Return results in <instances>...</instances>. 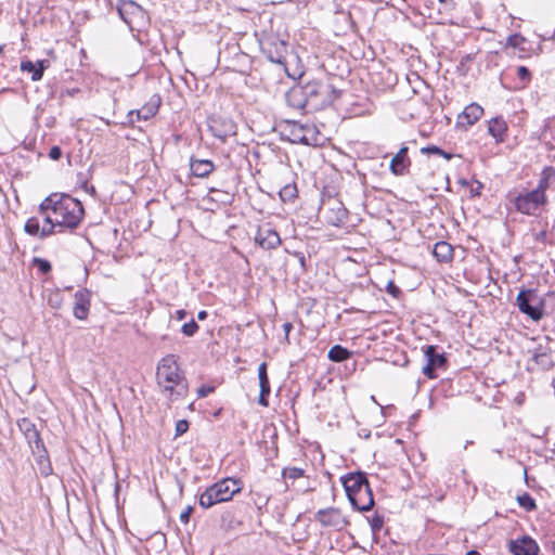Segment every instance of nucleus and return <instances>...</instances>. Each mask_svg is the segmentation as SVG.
<instances>
[{"label":"nucleus","mask_w":555,"mask_h":555,"mask_svg":"<svg viewBox=\"0 0 555 555\" xmlns=\"http://www.w3.org/2000/svg\"><path fill=\"white\" fill-rule=\"evenodd\" d=\"M51 209L59 232L74 230L81 223L85 209L80 201L65 193H52L40 204V211Z\"/></svg>","instance_id":"nucleus-1"},{"label":"nucleus","mask_w":555,"mask_h":555,"mask_svg":"<svg viewBox=\"0 0 555 555\" xmlns=\"http://www.w3.org/2000/svg\"><path fill=\"white\" fill-rule=\"evenodd\" d=\"M156 376L158 385L169 393L170 400H177L188 393V383L180 372L175 354H167L159 361Z\"/></svg>","instance_id":"nucleus-2"},{"label":"nucleus","mask_w":555,"mask_h":555,"mask_svg":"<svg viewBox=\"0 0 555 555\" xmlns=\"http://www.w3.org/2000/svg\"><path fill=\"white\" fill-rule=\"evenodd\" d=\"M350 504L360 512L374 506V498L364 472L349 473L340 478Z\"/></svg>","instance_id":"nucleus-3"},{"label":"nucleus","mask_w":555,"mask_h":555,"mask_svg":"<svg viewBox=\"0 0 555 555\" xmlns=\"http://www.w3.org/2000/svg\"><path fill=\"white\" fill-rule=\"evenodd\" d=\"M241 481L232 478H224L208 487L199 496V505L209 508L215 504L230 501L241 491Z\"/></svg>","instance_id":"nucleus-4"},{"label":"nucleus","mask_w":555,"mask_h":555,"mask_svg":"<svg viewBox=\"0 0 555 555\" xmlns=\"http://www.w3.org/2000/svg\"><path fill=\"white\" fill-rule=\"evenodd\" d=\"M301 88L308 105L312 109L328 105L340 95V91L332 85H324L317 80L308 81L301 85Z\"/></svg>","instance_id":"nucleus-5"},{"label":"nucleus","mask_w":555,"mask_h":555,"mask_svg":"<svg viewBox=\"0 0 555 555\" xmlns=\"http://www.w3.org/2000/svg\"><path fill=\"white\" fill-rule=\"evenodd\" d=\"M519 311L532 321H540L544 317V299L540 298L533 289H521L516 298Z\"/></svg>","instance_id":"nucleus-6"},{"label":"nucleus","mask_w":555,"mask_h":555,"mask_svg":"<svg viewBox=\"0 0 555 555\" xmlns=\"http://www.w3.org/2000/svg\"><path fill=\"white\" fill-rule=\"evenodd\" d=\"M545 193L537 186V189L519 194L515 197L514 204L516 209L525 215H534L535 211L546 204Z\"/></svg>","instance_id":"nucleus-7"},{"label":"nucleus","mask_w":555,"mask_h":555,"mask_svg":"<svg viewBox=\"0 0 555 555\" xmlns=\"http://www.w3.org/2000/svg\"><path fill=\"white\" fill-rule=\"evenodd\" d=\"M261 51L271 63L285 66L288 44L278 36H270L261 41Z\"/></svg>","instance_id":"nucleus-8"},{"label":"nucleus","mask_w":555,"mask_h":555,"mask_svg":"<svg viewBox=\"0 0 555 555\" xmlns=\"http://www.w3.org/2000/svg\"><path fill=\"white\" fill-rule=\"evenodd\" d=\"M17 426L24 434L33 453L37 454L40 459L47 456L43 440L41 439L35 424L29 418L24 417L17 422Z\"/></svg>","instance_id":"nucleus-9"},{"label":"nucleus","mask_w":555,"mask_h":555,"mask_svg":"<svg viewBox=\"0 0 555 555\" xmlns=\"http://www.w3.org/2000/svg\"><path fill=\"white\" fill-rule=\"evenodd\" d=\"M424 356L426 364L423 366V374L433 379L437 377V370H447L448 360L444 353H439L437 346L428 345L425 347Z\"/></svg>","instance_id":"nucleus-10"},{"label":"nucleus","mask_w":555,"mask_h":555,"mask_svg":"<svg viewBox=\"0 0 555 555\" xmlns=\"http://www.w3.org/2000/svg\"><path fill=\"white\" fill-rule=\"evenodd\" d=\"M315 520H318L322 527H332L336 530H343L349 525L348 519L341 514V511L337 507H327L319 509L315 513Z\"/></svg>","instance_id":"nucleus-11"},{"label":"nucleus","mask_w":555,"mask_h":555,"mask_svg":"<svg viewBox=\"0 0 555 555\" xmlns=\"http://www.w3.org/2000/svg\"><path fill=\"white\" fill-rule=\"evenodd\" d=\"M162 100L158 94H153L140 109L130 111L127 115L128 122L133 125L137 120H149L155 116L160 106Z\"/></svg>","instance_id":"nucleus-12"},{"label":"nucleus","mask_w":555,"mask_h":555,"mask_svg":"<svg viewBox=\"0 0 555 555\" xmlns=\"http://www.w3.org/2000/svg\"><path fill=\"white\" fill-rule=\"evenodd\" d=\"M75 302L73 313L78 320H86L90 311L91 292L87 288L79 289L75 293Z\"/></svg>","instance_id":"nucleus-13"},{"label":"nucleus","mask_w":555,"mask_h":555,"mask_svg":"<svg viewBox=\"0 0 555 555\" xmlns=\"http://www.w3.org/2000/svg\"><path fill=\"white\" fill-rule=\"evenodd\" d=\"M508 550L514 555H538L539 553L537 542L528 535L521 539L511 540Z\"/></svg>","instance_id":"nucleus-14"},{"label":"nucleus","mask_w":555,"mask_h":555,"mask_svg":"<svg viewBox=\"0 0 555 555\" xmlns=\"http://www.w3.org/2000/svg\"><path fill=\"white\" fill-rule=\"evenodd\" d=\"M117 11L121 20L131 25L133 20L143 16V9L132 0H119Z\"/></svg>","instance_id":"nucleus-15"},{"label":"nucleus","mask_w":555,"mask_h":555,"mask_svg":"<svg viewBox=\"0 0 555 555\" xmlns=\"http://www.w3.org/2000/svg\"><path fill=\"white\" fill-rule=\"evenodd\" d=\"M209 128L212 134L221 141H225L228 137L236 133L235 124L231 119L227 118L212 119Z\"/></svg>","instance_id":"nucleus-16"},{"label":"nucleus","mask_w":555,"mask_h":555,"mask_svg":"<svg viewBox=\"0 0 555 555\" xmlns=\"http://www.w3.org/2000/svg\"><path fill=\"white\" fill-rule=\"evenodd\" d=\"M256 243L263 249H274L281 244L279 233L271 228H259L256 234Z\"/></svg>","instance_id":"nucleus-17"},{"label":"nucleus","mask_w":555,"mask_h":555,"mask_svg":"<svg viewBox=\"0 0 555 555\" xmlns=\"http://www.w3.org/2000/svg\"><path fill=\"white\" fill-rule=\"evenodd\" d=\"M483 114V108L477 104L472 103L467 105L457 117V126L467 128L474 125Z\"/></svg>","instance_id":"nucleus-18"},{"label":"nucleus","mask_w":555,"mask_h":555,"mask_svg":"<svg viewBox=\"0 0 555 555\" xmlns=\"http://www.w3.org/2000/svg\"><path fill=\"white\" fill-rule=\"evenodd\" d=\"M267 367L268 366H267L266 362L260 363V365L258 366V379H259V387H260L258 402L262 406L269 405L268 398L271 392L270 380H269Z\"/></svg>","instance_id":"nucleus-19"},{"label":"nucleus","mask_w":555,"mask_h":555,"mask_svg":"<svg viewBox=\"0 0 555 555\" xmlns=\"http://www.w3.org/2000/svg\"><path fill=\"white\" fill-rule=\"evenodd\" d=\"M286 102L288 106L296 108V109H305L308 105V102L304 95V91L301 88V85H296L292 87L286 92Z\"/></svg>","instance_id":"nucleus-20"},{"label":"nucleus","mask_w":555,"mask_h":555,"mask_svg":"<svg viewBox=\"0 0 555 555\" xmlns=\"http://www.w3.org/2000/svg\"><path fill=\"white\" fill-rule=\"evenodd\" d=\"M410 165L408 157V147L402 146L399 152L392 157L390 162V171L396 176H402Z\"/></svg>","instance_id":"nucleus-21"},{"label":"nucleus","mask_w":555,"mask_h":555,"mask_svg":"<svg viewBox=\"0 0 555 555\" xmlns=\"http://www.w3.org/2000/svg\"><path fill=\"white\" fill-rule=\"evenodd\" d=\"M41 219H42V228H41V238H46L54 233L59 232V224L54 221V216L51 212V209H47L43 211L38 210Z\"/></svg>","instance_id":"nucleus-22"},{"label":"nucleus","mask_w":555,"mask_h":555,"mask_svg":"<svg viewBox=\"0 0 555 555\" xmlns=\"http://www.w3.org/2000/svg\"><path fill=\"white\" fill-rule=\"evenodd\" d=\"M190 168L195 177L206 178L214 171L215 165L209 159L191 158Z\"/></svg>","instance_id":"nucleus-23"},{"label":"nucleus","mask_w":555,"mask_h":555,"mask_svg":"<svg viewBox=\"0 0 555 555\" xmlns=\"http://www.w3.org/2000/svg\"><path fill=\"white\" fill-rule=\"evenodd\" d=\"M49 61L41 60L38 61L36 64L31 61H22L21 63V69L23 72L31 73V80L38 81L42 78L43 72L48 66Z\"/></svg>","instance_id":"nucleus-24"},{"label":"nucleus","mask_w":555,"mask_h":555,"mask_svg":"<svg viewBox=\"0 0 555 555\" xmlns=\"http://www.w3.org/2000/svg\"><path fill=\"white\" fill-rule=\"evenodd\" d=\"M433 255L438 262H450L453 259V247L446 241H439L434 245Z\"/></svg>","instance_id":"nucleus-25"},{"label":"nucleus","mask_w":555,"mask_h":555,"mask_svg":"<svg viewBox=\"0 0 555 555\" xmlns=\"http://www.w3.org/2000/svg\"><path fill=\"white\" fill-rule=\"evenodd\" d=\"M488 130L498 142H503L507 126L503 118L495 117L489 121Z\"/></svg>","instance_id":"nucleus-26"},{"label":"nucleus","mask_w":555,"mask_h":555,"mask_svg":"<svg viewBox=\"0 0 555 555\" xmlns=\"http://www.w3.org/2000/svg\"><path fill=\"white\" fill-rule=\"evenodd\" d=\"M532 361L535 362L541 369L550 370L553 367L554 362L551 357V351L546 348L539 346L532 356Z\"/></svg>","instance_id":"nucleus-27"},{"label":"nucleus","mask_w":555,"mask_h":555,"mask_svg":"<svg viewBox=\"0 0 555 555\" xmlns=\"http://www.w3.org/2000/svg\"><path fill=\"white\" fill-rule=\"evenodd\" d=\"M331 210L333 216L327 218L328 223L335 227L343 225L347 220V209L340 202H334V207Z\"/></svg>","instance_id":"nucleus-28"},{"label":"nucleus","mask_w":555,"mask_h":555,"mask_svg":"<svg viewBox=\"0 0 555 555\" xmlns=\"http://www.w3.org/2000/svg\"><path fill=\"white\" fill-rule=\"evenodd\" d=\"M352 357V351L341 345H334L327 352V358L333 362H344Z\"/></svg>","instance_id":"nucleus-29"},{"label":"nucleus","mask_w":555,"mask_h":555,"mask_svg":"<svg viewBox=\"0 0 555 555\" xmlns=\"http://www.w3.org/2000/svg\"><path fill=\"white\" fill-rule=\"evenodd\" d=\"M306 130H309L308 127H305L298 122H294L291 130V134L293 137L292 141L305 145L311 144V140L305 133Z\"/></svg>","instance_id":"nucleus-30"},{"label":"nucleus","mask_w":555,"mask_h":555,"mask_svg":"<svg viewBox=\"0 0 555 555\" xmlns=\"http://www.w3.org/2000/svg\"><path fill=\"white\" fill-rule=\"evenodd\" d=\"M553 182H555V168L554 167L544 168L542 171L538 188L541 189L545 193L546 189H548Z\"/></svg>","instance_id":"nucleus-31"},{"label":"nucleus","mask_w":555,"mask_h":555,"mask_svg":"<svg viewBox=\"0 0 555 555\" xmlns=\"http://www.w3.org/2000/svg\"><path fill=\"white\" fill-rule=\"evenodd\" d=\"M41 228L40 217L34 216L27 219L24 231L29 235L39 236L41 238Z\"/></svg>","instance_id":"nucleus-32"},{"label":"nucleus","mask_w":555,"mask_h":555,"mask_svg":"<svg viewBox=\"0 0 555 555\" xmlns=\"http://www.w3.org/2000/svg\"><path fill=\"white\" fill-rule=\"evenodd\" d=\"M516 501L526 512H533L537 509L535 500L528 492L517 495Z\"/></svg>","instance_id":"nucleus-33"},{"label":"nucleus","mask_w":555,"mask_h":555,"mask_svg":"<svg viewBox=\"0 0 555 555\" xmlns=\"http://www.w3.org/2000/svg\"><path fill=\"white\" fill-rule=\"evenodd\" d=\"M527 42V39L521 36L520 34H513L509 35L506 39V47L519 49L520 51H526V49L522 47Z\"/></svg>","instance_id":"nucleus-34"},{"label":"nucleus","mask_w":555,"mask_h":555,"mask_svg":"<svg viewBox=\"0 0 555 555\" xmlns=\"http://www.w3.org/2000/svg\"><path fill=\"white\" fill-rule=\"evenodd\" d=\"M297 196L295 184H287L280 191V197L283 202L292 201Z\"/></svg>","instance_id":"nucleus-35"},{"label":"nucleus","mask_w":555,"mask_h":555,"mask_svg":"<svg viewBox=\"0 0 555 555\" xmlns=\"http://www.w3.org/2000/svg\"><path fill=\"white\" fill-rule=\"evenodd\" d=\"M304 474H305V470L299 467H285L282 470V476L284 479L296 480V479L302 477Z\"/></svg>","instance_id":"nucleus-36"},{"label":"nucleus","mask_w":555,"mask_h":555,"mask_svg":"<svg viewBox=\"0 0 555 555\" xmlns=\"http://www.w3.org/2000/svg\"><path fill=\"white\" fill-rule=\"evenodd\" d=\"M33 264L42 273V274H48L51 269H52V266L50 263V261H48L47 259H43V258H40V257H35L33 259Z\"/></svg>","instance_id":"nucleus-37"},{"label":"nucleus","mask_w":555,"mask_h":555,"mask_svg":"<svg viewBox=\"0 0 555 555\" xmlns=\"http://www.w3.org/2000/svg\"><path fill=\"white\" fill-rule=\"evenodd\" d=\"M198 328V324L194 319H192L190 322L182 325L181 332L186 337H193L197 333Z\"/></svg>","instance_id":"nucleus-38"},{"label":"nucleus","mask_w":555,"mask_h":555,"mask_svg":"<svg viewBox=\"0 0 555 555\" xmlns=\"http://www.w3.org/2000/svg\"><path fill=\"white\" fill-rule=\"evenodd\" d=\"M369 521L372 532L376 534L382 530L384 526V516L376 513L372 516L371 519H369Z\"/></svg>","instance_id":"nucleus-39"},{"label":"nucleus","mask_w":555,"mask_h":555,"mask_svg":"<svg viewBox=\"0 0 555 555\" xmlns=\"http://www.w3.org/2000/svg\"><path fill=\"white\" fill-rule=\"evenodd\" d=\"M189 429V422L186 420H180L176 423V437L182 436Z\"/></svg>","instance_id":"nucleus-40"},{"label":"nucleus","mask_w":555,"mask_h":555,"mask_svg":"<svg viewBox=\"0 0 555 555\" xmlns=\"http://www.w3.org/2000/svg\"><path fill=\"white\" fill-rule=\"evenodd\" d=\"M386 292L395 298H398L401 294L400 288L395 284L393 281H388L386 285Z\"/></svg>","instance_id":"nucleus-41"},{"label":"nucleus","mask_w":555,"mask_h":555,"mask_svg":"<svg viewBox=\"0 0 555 555\" xmlns=\"http://www.w3.org/2000/svg\"><path fill=\"white\" fill-rule=\"evenodd\" d=\"M517 76L521 81H529L531 74H530V70L526 66H519L517 68Z\"/></svg>","instance_id":"nucleus-42"},{"label":"nucleus","mask_w":555,"mask_h":555,"mask_svg":"<svg viewBox=\"0 0 555 555\" xmlns=\"http://www.w3.org/2000/svg\"><path fill=\"white\" fill-rule=\"evenodd\" d=\"M214 391H215V387L208 386V385H203L197 389V397L205 398Z\"/></svg>","instance_id":"nucleus-43"},{"label":"nucleus","mask_w":555,"mask_h":555,"mask_svg":"<svg viewBox=\"0 0 555 555\" xmlns=\"http://www.w3.org/2000/svg\"><path fill=\"white\" fill-rule=\"evenodd\" d=\"M193 506H186V508L180 514V521L183 524H188L190 521V517L193 513Z\"/></svg>","instance_id":"nucleus-44"},{"label":"nucleus","mask_w":555,"mask_h":555,"mask_svg":"<svg viewBox=\"0 0 555 555\" xmlns=\"http://www.w3.org/2000/svg\"><path fill=\"white\" fill-rule=\"evenodd\" d=\"M49 157L53 160H59L62 157V150L60 146L54 145L50 149Z\"/></svg>","instance_id":"nucleus-45"},{"label":"nucleus","mask_w":555,"mask_h":555,"mask_svg":"<svg viewBox=\"0 0 555 555\" xmlns=\"http://www.w3.org/2000/svg\"><path fill=\"white\" fill-rule=\"evenodd\" d=\"M421 152L423 154H437V155H440V153H442V149H440L439 146H436V145H428L426 147H423L421 150Z\"/></svg>","instance_id":"nucleus-46"},{"label":"nucleus","mask_w":555,"mask_h":555,"mask_svg":"<svg viewBox=\"0 0 555 555\" xmlns=\"http://www.w3.org/2000/svg\"><path fill=\"white\" fill-rule=\"evenodd\" d=\"M293 330V324L291 322H286L283 324V331L285 334V340L287 344H289V333Z\"/></svg>","instance_id":"nucleus-47"},{"label":"nucleus","mask_w":555,"mask_h":555,"mask_svg":"<svg viewBox=\"0 0 555 555\" xmlns=\"http://www.w3.org/2000/svg\"><path fill=\"white\" fill-rule=\"evenodd\" d=\"M186 315H188V312L184 309L177 310L175 313V318L179 321L184 320L186 318Z\"/></svg>","instance_id":"nucleus-48"},{"label":"nucleus","mask_w":555,"mask_h":555,"mask_svg":"<svg viewBox=\"0 0 555 555\" xmlns=\"http://www.w3.org/2000/svg\"><path fill=\"white\" fill-rule=\"evenodd\" d=\"M207 317H208V313H207V311H205V310H201V311L197 313V319H198L199 321H204Z\"/></svg>","instance_id":"nucleus-49"},{"label":"nucleus","mask_w":555,"mask_h":555,"mask_svg":"<svg viewBox=\"0 0 555 555\" xmlns=\"http://www.w3.org/2000/svg\"><path fill=\"white\" fill-rule=\"evenodd\" d=\"M440 156H442V157H443V158H446L447 160H450V159H452L453 154L448 153V152H446V151H443V150H442V153H440Z\"/></svg>","instance_id":"nucleus-50"},{"label":"nucleus","mask_w":555,"mask_h":555,"mask_svg":"<svg viewBox=\"0 0 555 555\" xmlns=\"http://www.w3.org/2000/svg\"><path fill=\"white\" fill-rule=\"evenodd\" d=\"M50 472H51V466L48 463L47 467L41 469V473L44 474L46 476H48L50 474Z\"/></svg>","instance_id":"nucleus-51"},{"label":"nucleus","mask_w":555,"mask_h":555,"mask_svg":"<svg viewBox=\"0 0 555 555\" xmlns=\"http://www.w3.org/2000/svg\"><path fill=\"white\" fill-rule=\"evenodd\" d=\"M299 256V262L301 264V267H305L306 264V258L302 254H297Z\"/></svg>","instance_id":"nucleus-52"},{"label":"nucleus","mask_w":555,"mask_h":555,"mask_svg":"<svg viewBox=\"0 0 555 555\" xmlns=\"http://www.w3.org/2000/svg\"><path fill=\"white\" fill-rule=\"evenodd\" d=\"M466 555H481V554L476 550H470L466 553Z\"/></svg>","instance_id":"nucleus-53"},{"label":"nucleus","mask_w":555,"mask_h":555,"mask_svg":"<svg viewBox=\"0 0 555 555\" xmlns=\"http://www.w3.org/2000/svg\"><path fill=\"white\" fill-rule=\"evenodd\" d=\"M440 3H447L449 0H438Z\"/></svg>","instance_id":"nucleus-54"},{"label":"nucleus","mask_w":555,"mask_h":555,"mask_svg":"<svg viewBox=\"0 0 555 555\" xmlns=\"http://www.w3.org/2000/svg\"><path fill=\"white\" fill-rule=\"evenodd\" d=\"M83 188H85L86 190H88V182H85V183H83Z\"/></svg>","instance_id":"nucleus-55"},{"label":"nucleus","mask_w":555,"mask_h":555,"mask_svg":"<svg viewBox=\"0 0 555 555\" xmlns=\"http://www.w3.org/2000/svg\"><path fill=\"white\" fill-rule=\"evenodd\" d=\"M3 52V46H0V54Z\"/></svg>","instance_id":"nucleus-56"},{"label":"nucleus","mask_w":555,"mask_h":555,"mask_svg":"<svg viewBox=\"0 0 555 555\" xmlns=\"http://www.w3.org/2000/svg\"><path fill=\"white\" fill-rule=\"evenodd\" d=\"M90 190H91L92 193H95V190H94L93 186H91Z\"/></svg>","instance_id":"nucleus-57"},{"label":"nucleus","mask_w":555,"mask_h":555,"mask_svg":"<svg viewBox=\"0 0 555 555\" xmlns=\"http://www.w3.org/2000/svg\"><path fill=\"white\" fill-rule=\"evenodd\" d=\"M553 551L555 553V541L553 542Z\"/></svg>","instance_id":"nucleus-58"}]
</instances>
